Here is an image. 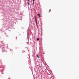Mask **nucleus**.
<instances>
[{
  "label": "nucleus",
  "instance_id": "nucleus-1",
  "mask_svg": "<svg viewBox=\"0 0 79 79\" xmlns=\"http://www.w3.org/2000/svg\"><path fill=\"white\" fill-rule=\"evenodd\" d=\"M35 23H36V24L37 27V19H36V18H35Z\"/></svg>",
  "mask_w": 79,
  "mask_h": 79
},
{
  "label": "nucleus",
  "instance_id": "nucleus-2",
  "mask_svg": "<svg viewBox=\"0 0 79 79\" xmlns=\"http://www.w3.org/2000/svg\"><path fill=\"white\" fill-rule=\"evenodd\" d=\"M37 15L38 16H39V17H40L41 16V15H40V14H38Z\"/></svg>",
  "mask_w": 79,
  "mask_h": 79
},
{
  "label": "nucleus",
  "instance_id": "nucleus-3",
  "mask_svg": "<svg viewBox=\"0 0 79 79\" xmlns=\"http://www.w3.org/2000/svg\"><path fill=\"white\" fill-rule=\"evenodd\" d=\"M37 41H39V39L37 38Z\"/></svg>",
  "mask_w": 79,
  "mask_h": 79
},
{
  "label": "nucleus",
  "instance_id": "nucleus-4",
  "mask_svg": "<svg viewBox=\"0 0 79 79\" xmlns=\"http://www.w3.org/2000/svg\"><path fill=\"white\" fill-rule=\"evenodd\" d=\"M34 1H35V0H33V4H34Z\"/></svg>",
  "mask_w": 79,
  "mask_h": 79
},
{
  "label": "nucleus",
  "instance_id": "nucleus-5",
  "mask_svg": "<svg viewBox=\"0 0 79 79\" xmlns=\"http://www.w3.org/2000/svg\"><path fill=\"white\" fill-rule=\"evenodd\" d=\"M37 57L38 58H39V55H37Z\"/></svg>",
  "mask_w": 79,
  "mask_h": 79
},
{
  "label": "nucleus",
  "instance_id": "nucleus-6",
  "mask_svg": "<svg viewBox=\"0 0 79 79\" xmlns=\"http://www.w3.org/2000/svg\"><path fill=\"white\" fill-rule=\"evenodd\" d=\"M50 11H51V9L49 10V13H50Z\"/></svg>",
  "mask_w": 79,
  "mask_h": 79
},
{
  "label": "nucleus",
  "instance_id": "nucleus-7",
  "mask_svg": "<svg viewBox=\"0 0 79 79\" xmlns=\"http://www.w3.org/2000/svg\"><path fill=\"white\" fill-rule=\"evenodd\" d=\"M27 4H28V5H29V2H27Z\"/></svg>",
  "mask_w": 79,
  "mask_h": 79
},
{
  "label": "nucleus",
  "instance_id": "nucleus-8",
  "mask_svg": "<svg viewBox=\"0 0 79 79\" xmlns=\"http://www.w3.org/2000/svg\"><path fill=\"white\" fill-rule=\"evenodd\" d=\"M28 1H29V0H27Z\"/></svg>",
  "mask_w": 79,
  "mask_h": 79
}]
</instances>
